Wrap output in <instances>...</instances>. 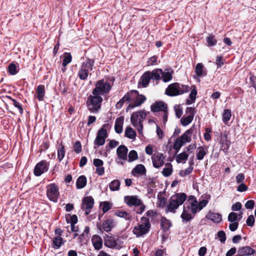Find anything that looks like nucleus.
Instances as JSON below:
<instances>
[{
	"instance_id": "15",
	"label": "nucleus",
	"mask_w": 256,
	"mask_h": 256,
	"mask_svg": "<svg viewBox=\"0 0 256 256\" xmlns=\"http://www.w3.org/2000/svg\"><path fill=\"white\" fill-rule=\"evenodd\" d=\"M151 110L153 112H164L168 110V106L166 104L162 101H156L152 104L150 106Z\"/></svg>"
},
{
	"instance_id": "60",
	"label": "nucleus",
	"mask_w": 256,
	"mask_h": 256,
	"mask_svg": "<svg viewBox=\"0 0 256 256\" xmlns=\"http://www.w3.org/2000/svg\"><path fill=\"white\" fill-rule=\"evenodd\" d=\"M255 222V219L253 215H250L248 216L246 222L248 226L252 227L254 226Z\"/></svg>"
},
{
	"instance_id": "40",
	"label": "nucleus",
	"mask_w": 256,
	"mask_h": 256,
	"mask_svg": "<svg viewBox=\"0 0 256 256\" xmlns=\"http://www.w3.org/2000/svg\"><path fill=\"white\" fill-rule=\"evenodd\" d=\"M66 221L70 224H76L78 222V216L76 214L71 215L70 214H66Z\"/></svg>"
},
{
	"instance_id": "56",
	"label": "nucleus",
	"mask_w": 256,
	"mask_h": 256,
	"mask_svg": "<svg viewBox=\"0 0 256 256\" xmlns=\"http://www.w3.org/2000/svg\"><path fill=\"white\" fill-rule=\"evenodd\" d=\"M208 203V200H203L200 201L198 203L197 202V210H202L204 207H205Z\"/></svg>"
},
{
	"instance_id": "64",
	"label": "nucleus",
	"mask_w": 256,
	"mask_h": 256,
	"mask_svg": "<svg viewBox=\"0 0 256 256\" xmlns=\"http://www.w3.org/2000/svg\"><path fill=\"white\" fill-rule=\"evenodd\" d=\"M248 189V187L244 183H241L237 188V190L240 192H245Z\"/></svg>"
},
{
	"instance_id": "46",
	"label": "nucleus",
	"mask_w": 256,
	"mask_h": 256,
	"mask_svg": "<svg viewBox=\"0 0 256 256\" xmlns=\"http://www.w3.org/2000/svg\"><path fill=\"white\" fill-rule=\"evenodd\" d=\"M197 94V90L194 88L191 91L190 94H189V97L190 98V100H186V104H190L192 102H194L196 99V96Z\"/></svg>"
},
{
	"instance_id": "51",
	"label": "nucleus",
	"mask_w": 256,
	"mask_h": 256,
	"mask_svg": "<svg viewBox=\"0 0 256 256\" xmlns=\"http://www.w3.org/2000/svg\"><path fill=\"white\" fill-rule=\"evenodd\" d=\"M116 215L118 217L124 218L126 220H128L130 218V216L126 212L117 211L116 212Z\"/></svg>"
},
{
	"instance_id": "44",
	"label": "nucleus",
	"mask_w": 256,
	"mask_h": 256,
	"mask_svg": "<svg viewBox=\"0 0 256 256\" xmlns=\"http://www.w3.org/2000/svg\"><path fill=\"white\" fill-rule=\"evenodd\" d=\"M232 116L231 110L229 109L224 110L222 114V120L226 124L230 120Z\"/></svg>"
},
{
	"instance_id": "21",
	"label": "nucleus",
	"mask_w": 256,
	"mask_h": 256,
	"mask_svg": "<svg viewBox=\"0 0 256 256\" xmlns=\"http://www.w3.org/2000/svg\"><path fill=\"white\" fill-rule=\"evenodd\" d=\"M206 218L214 223H220L222 220V216L218 212L210 211L206 216Z\"/></svg>"
},
{
	"instance_id": "6",
	"label": "nucleus",
	"mask_w": 256,
	"mask_h": 256,
	"mask_svg": "<svg viewBox=\"0 0 256 256\" xmlns=\"http://www.w3.org/2000/svg\"><path fill=\"white\" fill-rule=\"evenodd\" d=\"M147 114L143 110L133 112L130 116V122L134 127L137 128L140 133L142 132L143 129L142 122L146 118Z\"/></svg>"
},
{
	"instance_id": "12",
	"label": "nucleus",
	"mask_w": 256,
	"mask_h": 256,
	"mask_svg": "<svg viewBox=\"0 0 256 256\" xmlns=\"http://www.w3.org/2000/svg\"><path fill=\"white\" fill-rule=\"evenodd\" d=\"M130 93L132 100L135 98L133 104L136 107L140 106L146 100L145 96L142 94H139L138 92L136 90H131Z\"/></svg>"
},
{
	"instance_id": "31",
	"label": "nucleus",
	"mask_w": 256,
	"mask_h": 256,
	"mask_svg": "<svg viewBox=\"0 0 256 256\" xmlns=\"http://www.w3.org/2000/svg\"><path fill=\"white\" fill-rule=\"evenodd\" d=\"M162 74V70L160 68L154 69L150 72V76L151 79L154 80H158L161 78V74Z\"/></svg>"
},
{
	"instance_id": "4",
	"label": "nucleus",
	"mask_w": 256,
	"mask_h": 256,
	"mask_svg": "<svg viewBox=\"0 0 256 256\" xmlns=\"http://www.w3.org/2000/svg\"><path fill=\"white\" fill-rule=\"evenodd\" d=\"M102 97L98 95L90 94L88 97L86 104L88 110L93 114H97L101 108Z\"/></svg>"
},
{
	"instance_id": "45",
	"label": "nucleus",
	"mask_w": 256,
	"mask_h": 256,
	"mask_svg": "<svg viewBox=\"0 0 256 256\" xmlns=\"http://www.w3.org/2000/svg\"><path fill=\"white\" fill-rule=\"evenodd\" d=\"M89 72L90 71L87 70L80 68L78 72V76L81 80H86L88 76Z\"/></svg>"
},
{
	"instance_id": "28",
	"label": "nucleus",
	"mask_w": 256,
	"mask_h": 256,
	"mask_svg": "<svg viewBox=\"0 0 256 256\" xmlns=\"http://www.w3.org/2000/svg\"><path fill=\"white\" fill-rule=\"evenodd\" d=\"M150 71L146 72L141 76L140 80L143 87H146L150 83L151 80Z\"/></svg>"
},
{
	"instance_id": "54",
	"label": "nucleus",
	"mask_w": 256,
	"mask_h": 256,
	"mask_svg": "<svg viewBox=\"0 0 256 256\" xmlns=\"http://www.w3.org/2000/svg\"><path fill=\"white\" fill-rule=\"evenodd\" d=\"M238 214L234 212H231L229 214L228 220V222H236V221L238 220Z\"/></svg>"
},
{
	"instance_id": "35",
	"label": "nucleus",
	"mask_w": 256,
	"mask_h": 256,
	"mask_svg": "<svg viewBox=\"0 0 256 256\" xmlns=\"http://www.w3.org/2000/svg\"><path fill=\"white\" fill-rule=\"evenodd\" d=\"M172 73L173 70L172 69H170V72L168 70V72L162 71V74H161L162 81L164 82H166L170 81L172 78Z\"/></svg>"
},
{
	"instance_id": "33",
	"label": "nucleus",
	"mask_w": 256,
	"mask_h": 256,
	"mask_svg": "<svg viewBox=\"0 0 256 256\" xmlns=\"http://www.w3.org/2000/svg\"><path fill=\"white\" fill-rule=\"evenodd\" d=\"M37 98L38 100L41 101L43 100V98L45 94V88L44 85H38L36 89Z\"/></svg>"
},
{
	"instance_id": "13",
	"label": "nucleus",
	"mask_w": 256,
	"mask_h": 256,
	"mask_svg": "<svg viewBox=\"0 0 256 256\" xmlns=\"http://www.w3.org/2000/svg\"><path fill=\"white\" fill-rule=\"evenodd\" d=\"M82 208L85 210V214L88 215L94 206V200L92 196L84 197L82 200Z\"/></svg>"
},
{
	"instance_id": "43",
	"label": "nucleus",
	"mask_w": 256,
	"mask_h": 256,
	"mask_svg": "<svg viewBox=\"0 0 256 256\" xmlns=\"http://www.w3.org/2000/svg\"><path fill=\"white\" fill-rule=\"evenodd\" d=\"M206 41L208 44V46L210 47L214 46L217 43L216 39L212 34H209V36L206 38Z\"/></svg>"
},
{
	"instance_id": "39",
	"label": "nucleus",
	"mask_w": 256,
	"mask_h": 256,
	"mask_svg": "<svg viewBox=\"0 0 256 256\" xmlns=\"http://www.w3.org/2000/svg\"><path fill=\"white\" fill-rule=\"evenodd\" d=\"M124 136L130 139H134L135 138L136 134L131 127H128L126 129Z\"/></svg>"
},
{
	"instance_id": "10",
	"label": "nucleus",
	"mask_w": 256,
	"mask_h": 256,
	"mask_svg": "<svg viewBox=\"0 0 256 256\" xmlns=\"http://www.w3.org/2000/svg\"><path fill=\"white\" fill-rule=\"evenodd\" d=\"M48 168L49 163L45 160H42L36 165L34 170V174L36 176H40L46 172Z\"/></svg>"
},
{
	"instance_id": "53",
	"label": "nucleus",
	"mask_w": 256,
	"mask_h": 256,
	"mask_svg": "<svg viewBox=\"0 0 256 256\" xmlns=\"http://www.w3.org/2000/svg\"><path fill=\"white\" fill-rule=\"evenodd\" d=\"M217 236L220 238V240L222 243L225 242L226 239V233L224 231L220 230L218 232L217 234Z\"/></svg>"
},
{
	"instance_id": "19",
	"label": "nucleus",
	"mask_w": 256,
	"mask_h": 256,
	"mask_svg": "<svg viewBox=\"0 0 256 256\" xmlns=\"http://www.w3.org/2000/svg\"><path fill=\"white\" fill-rule=\"evenodd\" d=\"M195 131L196 133L197 127L195 125H193L192 127L186 130V132L179 138L182 140H184L185 142H191V138L190 136Z\"/></svg>"
},
{
	"instance_id": "1",
	"label": "nucleus",
	"mask_w": 256,
	"mask_h": 256,
	"mask_svg": "<svg viewBox=\"0 0 256 256\" xmlns=\"http://www.w3.org/2000/svg\"><path fill=\"white\" fill-rule=\"evenodd\" d=\"M115 79L112 77L108 80H100L96 82L95 88L92 91L94 95L107 94L112 89L113 83Z\"/></svg>"
},
{
	"instance_id": "29",
	"label": "nucleus",
	"mask_w": 256,
	"mask_h": 256,
	"mask_svg": "<svg viewBox=\"0 0 256 256\" xmlns=\"http://www.w3.org/2000/svg\"><path fill=\"white\" fill-rule=\"evenodd\" d=\"M87 183L86 178L84 176H80L76 182V187L78 189L84 188Z\"/></svg>"
},
{
	"instance_id": "23",
	"label": "nucleus",
	"mask_w": 256,
	"mask_h": 256,
	"mask_svg": "<svg viewBox=\"0 0 256 256\" xmlns=\"http://www.w3.org/2000/svg\"><path fill=\"white\" fill-rule=\"evenodd\" d=\"M195 72L198 77L205 76L207 74L206 69H204V66L202 63L196 64L195 68Z\"/></svg>"
},
{
	"instance_id": "58",
	"label": "nucleus",
	"mask_w": 256,
	"mask_h": 256,
	"mask_svg": "<svg viewBox=\"0 0 256 256\" xmlns=\"http://www.w3.org/2000/svg\"><path fill=\"white\" fill-rule=\"evenodd\" d=\"M120 100L124 102V103L125 102H130L132 100V97L130 93V90L129 92H128Z\"/></svg>"
},
{
	"instance_id": "30",
	"label": "nucleus",
	"mask_w": 256,
	"mask_h": 256,
	"mask_svg": "<svg viewBox=\"0 0 256 256\" xmlns=\"http://www.w3.org/2000/svg\"><path fill=\"white\" fill-rule=\"evenodd\" d=\"M65 240L60 236H56L52 240V247L55 249H58L64 244Z\"/></svg>"
},
{
	"instance_id": "22",
	"label": "nucleus",
	"mask_w": 256,
	"mask_h": 256,
	"mask_svg": "<svg viewBox=\"0 0 256 256\" xmlns=\"http://www.w3.org/2000/svg\"><path fill=\"white\" fill-rule=\"evenodd\" d=\"M172 226V222L165 217H162L160 222V227L164 232V233L168 232L170 228Z\"/></svg>"
},
{
	"instance_id": "3",
	"label": "nucleus",
	"mask_w": 256,
	"mask_h": 256,
	"mask_svg": "<svg viewBox=\"0 0 256 256\" xmlns=\"http://www.w3.org/2000/svg\"><path fill=\"white\" fill-rule=\"evenodd\" d=\"M197 212V200L186 202L183 206V211L180 218L184 222L190 221Z\"/></svg>"
},
{
	"instance_id": "20",
	"label": "nucleus",
	"mask_w": 256,
	"mask_h": 256,
	"mask_svg": "<svg viewBox=\"0 0 256 256\" xmlns=\"http://www.w3.org/2000/svg\"><path fill=\"white\" fill-rule=\"evenodd\" d=\"M128 149L124 145L120 146L116 149V154L118 158L122 160H126Z\"/></svg>"
},
{
	"instance_id": "36",
	"label": "nucleus",
	"mask_w": 256,
	"mask_h": 256,
	"mask_svg": "<svg viewBox=\"0 0 256 256\" xmlns=\"http://www.w3.org/2000/svg\"><path fill=\"white\" fill-rule=\"evenodd\" d=\"M220 144H222V147L224 148L223 150L224 152L227 151L230 146V142L228 140V136L226 134H224L220 140Z\"/></svg>"
},
{
	"instance_id": "2",
	"label": "nucleus",
	"mask_w": 256,
	"mask_h": 256,
	"mask_svg": "<svg viewBox=\"0 0 256 256\" xmlns=\"http://www.w3.org/2000/svg\"><path fill=\"white\" fill-rule=\"evenodd\" d=\"M186 198V194L184 192L176 193L172 195L169 200V204L166 206V212L176 213V210L184 203Z\"/></svg>"
},
{
	"instance_id": "62",
	"label": "nucleus",
	"mask_w": 256,
	"mask_h": 256,
	"mask_svg": "<svg viewBox=\"0 0 256 256\" xmlns=\"http://www.w3.org/2000/svg\"><path fill=\"white\" fill-rule=\"evenodd\" d=\"M250 86L256 88V76L254 74H250Z\"/></svg>"
},
{
	"instance_id": "26",
	"label": "nucleus",
	"mask_w": 256,
	"mask_h": 256,
	"mask_svg": "<svg viewBox=\"0 0 256 256\" xmlns=\"http://www.w3.org/2000/svg\"><path fill=\"white\" fill-rule=\"evenodd\" d=\"M208 153V150L207 147L203 146H199L197 148V152L196 154V158L199 160H201Z\"/></svg>"
},
{
	"instance_id": "59",
	"label": "nucleus",
	"mask_w": 256,
	"mask_h": 256,
	"mask_svg": "<svg viewBox=\"0 0 256 256\" xmlns=\"http://www.w3.org/2000/svg\"><path fill=\"white\" fill-rule=\"evenodd\" d=\"M112 206L110 204V203L108 202H102V210L104 214L108 210H109L111 208Z\"/></svg>"
},
{
	"instance_id": "57",
	"label": "nucleus",
	"mask_w": 256,
	"mask_h": 256,
	"mask_svg": "<svg viewBox=\"0 0 256 256\" xmlns=\"http://www.w3.org/2000/svg\"><path fill=\"white\" fill-rule=\"evenodd\" d=\"M74 150L76 154H79L82 151V144L80 141H76L74 145Z\"/></svg>"
},
{
	"instance_id": "37",
	"label": "nucleus",
	"mask_w": 256,
	"mask_h": 256,
	"mask_svg": "<svg viewBox=\"0 0 256 256\" xmlns=\"http://www.w3.org/2000/svg\"><path fill=\"white\" fill-rule=\"evenodd\" d=\"M166 167L163 168L162 173L165 177H168L172 174V166L170 163H166Z\"/></svg>"
},
{
	"instance_id": "27",
	"label": "nucleus",
	"mask_w": 256,
	"mask_h": 256,
	"mask_svg": "<svg viewBox=\"0 0 256 256\" xmlns=\"http://www.w3.org/2000/svg\"><path fill=\"white\" fill-rule=\"evenodd\" d=\"M92 242L94 247L96 250H99L102 248V240L100 236L97 235L93 236L92 238Z\"/></svg>"
},
{
	"instance_id": "32",
	"label": "nucleus",
	"mask_w": 256,
	"mask_h": 256,
	"mask_svg": "<svg viewBox=\"0 0 256 256\" xmlns=\"http://www.w3.org/2000/svg\"><path fill=\"white\" fill-rule=\"evenodd\" d=\"M146 168L142 164H139L136 166L132 170V174L134 176V172L143 175L146 174Z\"/></svg>"
},
{
	"instance_id": "49",
	"label": "nucleus",
	"mask_w": 256,
	"mask_h": 256,
	"mask_svg": "<svg viewBox=\"0 0 256 256\" xmlns=\"http://www.w3.org/2000/svg\"><path fill=\"white\" fill-rule=\"evenodd\" d=\"M128 162H132L138 158L137 152L134 150H130L128 154Z\"/></svg>"
},
{
	"instance_id": "11",
	"label": "nucleus",
	"mask_w": 256,
	"mask_h": 256,
	"mask_svg": "<svg viewBox=\"0 0 256 256\" xmlns=\"http://www.w3.org/2000/svg\"><path fill=\"white\" fill-rule=\"evenodd\" d=\"M116 226V222L112 218H108L102 222V226L98 225V228L102 231H104L108 232H110L113 228H114Z\"/></svg>"
},
{
	"instance_id": "55",
	"label": "nucleus",
	"mask_w": 256,
	"mask_h": 256,
	"mask_svg": "<svg viewBox=\"0 0 256 256\" xmlns=\"http://www.w3.org/2000/svg\"><path fill=\"white\" fill-rule=\"evenodd\" d=\"M8 98H10V100L12 102V104L14 105V106L18 109L20 112L21 114H22L23 108L22 105L18 102L15 99L12 98L10 97H8Z\"/></svg>"
},
{
	"instance_id": "24",
	"label": "nucleus",
	"mask_w": 256,
	"mask_h": 256,
	"mask_svg": "<svg viewBox=\"0 0 256 256\" xmlns=\"http://www.w3.org/2000/svg\"><path fill=\"white\" fill-rule=\"evenodd\" d=\"M94 64V60L86 58V60L82 64L80 68L87 70L88 71H92L93 69V66Z\"/></svg>"
},
{
	"instance_id": "38",
	"label": "nucleus",
	"mask_w": 256,
	"mask_h": 256,
	"mask_svg": "<svg viewBox=\"0 0 256 256\" xmlns=\"http://www.w3.org/2000/svg\"><path fill=\"white\" fill-rule=\"evenodd\" d=\"M188 158V154L186 152L178 154L176 157V161L178 163H185Z\"/></svg>"
},
{
	"instance_id": "48",
	"label": "nucleus",
	"mask_w": 256,
	"mask_h": 256,
	"mask_svg": "<svg viewBox=\"0 0 256 256\" xmlns=\"http://www.w3.org/2000/svg\"><path fill=\"white\" fill-rule=\"evenodd\" d=\"M192 116H188L186 117H182L180 120V122L183 126H186L190 124L193 120Z\"/></svg>"
},
{
	"instance_id": "7",
	"label": "nucleus",
	"mask_w": 256,
	"mask_h": 256,
	"mask_svg": "<svg viewBox=\"0 0 256 256\" xmlns=\"http://www.w3.org/2000/svg\"><path fill=\"white\" fill-rule=\"evenodd\" d=\"M110 126L109 124H104L98 131L96 138L94 142V149L98 148L99 146H103L106 142V139L108 136L106 128Z\"/></svg>"
},
{
	"instance_id": "63",
	"label": "nucleus",
	"mask_w": 256,
	"mask_h": 256,
	"mask_svg": "<svg viewBox=\"0 0 256 256\" xmlns=\"http://www.w3.org/2000/svg\"><path fill=\"white\" fill-rule=\"evenodd\" d=\"M141 224L144 225V226H148V228H150L151 225L148 218L142 216L141 218Z\"/></svg>"
},
{
	"instance_id": "41",
	"label": "nucleus",
	"mask_w": 256,
	"mask_h": 256,
	"mask_svg": "<svg viewBox=\"0 0 256 256\" xmlns=\"http://www.w3.org/2000/svg\"><path fill=\"white\" fill-rule=\"evenodd\" d=\"M72 60V56L70 53L64 52V59L62 60V65L66 68V66L70 64Z\"/></svg>"
},
{
	"instance_id": "9",
	"label": "nucleus",
	"mask_w": 256,
	"mask_h": 256,
	"mask_svg": "<svg viewBox=\"0 0 256 256\" xmlns=\"http://www.w3.org/2000/svg\"><path fill=\"white\" fill-rule=\"evenodd\" d=\"M104 244L109 248H118L119 246L118 244V242L119 238L118 236L112 235L111 234H106L104 238Z\"/></svg>"
},
{
	"instance_id": "42",
	"label": "nucleus",
	"mask_w": 256,
	"mask_h": 256,
	"mask_svg": "<svg viewBox=\"0 0 256 256\" xmlns=\"http://www.w3.org/2000/svg\"><path fill=\"white\" fill-rule=\"evenodd\" d=\"M120 182L118 180H114L110 184V188L112 191L118 190L120 189Z\"/></svg>"
},
{
	"instance_id": "50",
	"label": "nucleus",
	"mask_w": 256,
	"mask_h": 256,
	"mask_svg": "<svg viewBox=\"0 0 256 256\" xmlns=\"http://www.w3.org/2000/svg\"><path fill=\"white\" fill-rule=\"evenodd\" d=\"M224 60L222 56H217L216 58V64L217 68H220L224 64Z\"/></svg>"
},
{
	"instance_id": "34",
	"label": "nucleus",
	"mask_w": 256,
	"mask_h": 256,
	"mask_svg": "<svg viewBox=\"0 0 256 256\" xmlns=\"http://www.w3.org/2000/svg\"><path fill=\"white\" fill-rule=\"evenodd\" d=\"M65 147L62 142L58 148V158L59 162H61L65 156Z\"/></svg>"
},
{
	"instance_id": "18",
	"label": "nucleus",
	"mask_w": 256,
	"mask_h": 256,
	"mask_svg": "<svg viewBox=\"0 0 256 256\" xmlns=\"http://www.w3.org/2000/svg\"><path fill=\"white\" fill-rule=\"evenodd\" d=\"M256 253V250L249 246L240 247L236 256H252Z\"/></svg>"
},
{
	"instance_id": "5",
	"label": "nucleus",
	"mask_w": 256,
	"mask_h": 256,
	"mask_svg": "<svg viewBox=\"0 0 256 256\" xmlns=\"http://www.w3.org/2000/svg\"><path fill=\"white\" fill-rule=\"evenodd\" d=\"M190 87L178 82H174L170 84L166 88L165 94L170 96H174L188 92Z\"/></svg>"
},
{
	"instance_id": "25",
	"label": "nucleus",
	"mask_w": 256,
	"mask_h": 256,
	"mask_svg": "<svg viewBox=\"0 0 256 256\" xmlns=\"http://www.w3.org/2000/svg\"><path fill=\"white\" fill-rule=\"evenodd\" d=\"M124 121V117L121 116L118 118L115 122L114 130L117 134H120L122 131V125Z\"/></svg>"
},
{
	"instance_id": "16",
	"label": "nucleus",
	"mask_w": 256,
	"mask_h": 256,
	"mask_svg": "<svg viewBox=\"0 0 256 256\" xmlns=\"http://www.w3.org/2000/svg\"><path fill=\"white\" fill-rule=\"evenodd\" d=\"M150 230L148 226H144L140 224L134 226L132 232L137 237H140L148 232Z\"/></svg>"
},
{
	"instance_id": "14",
	"label": "nucleus",
	"mask_w": 256,
	"mask_h": 256,
	"mask_svg": "<svg viewBox=\"0 0 256 256\" xmlns=\"http://www.w3.org/2000/svg\"><path fill=\"white\" fill-rule=\"evenodd\" d=\"M124 200V202L130 207H132V206L136 207L142 204L141 200L138 198L136 196H125Z\"/></svg>"
},
{
	"instance_id": "8",
	"label": "nucleus",
	"mask_w": 256,
	"mask_h": 256,
	"mask_svg": "<svg viewBox=\"0 0 256 256\" xmlns=\"http://www.w3.org/2000/svg\"><path fill=\"white\" fill-rule=\"evenodd\" d=\"M46 194L50 200L57 202L60 196L58 186L54 183L48 184L46 186Z\"/></svg>"
},
{
	"instance_id": "61",
	"label": "nucleus",
	"mask_w": 256,
	"mask_h": 256,
	"mask_svg": "<svg viewBox=\"0 0 256 256\" xmlns=\"http://www.w3.org/2000/svg\"><path fill=\"white\" fill-rule=\"evenodd\" d=\"M184 144L185 142L184 140H182L180 138H178L174 142V145L176 148H181Z\"/></svg>"
},
{
	"instance_id": "52",
	"label": "nucleus",
	"mask_w": 256,
	"mask_h": 256,
	"mask_svg": "<svg viewBox=\"0 0 256 256\" xmlns=\"http://www.w3.org/2000/svg\"><path fill=\"white\" fill-rule=\"evenodd\" d=\"M158 56H154L150 58H149L148 60V66H154L158 64Z\"/></svg>"
},
{
	"instance_id": "17",
	"label": "nucleus",
	"mask_w": 256,
	"mask_h": 256,
	"mask_svg": "<svg viewBox=\"0 0 256 256\" xmlns=\"http://www.w3.org/2000/svg\"><path fill=\"white\" fill-rule=\"evenodd\" d=\"M165 157L163 154L158 153L156 155L152 157L153 166L155 168H159L162 166L164 164V160Z\"/></svg>"
},
{
	"instance_id": "47",
	"label": "nucleus",
	"mask_w": 256,
	"mask_h": 256,
	"mask_svg": "<svg viewBox=\"0 0 256 256\" xmlns=\"http://www.w3.org/2000/svg\"><path fill=\"white\" fill-rule=\"evenodd\" d=\"M18 67L16 64L10 63L8 66V72L11 75H15L18 72Z\"/></svg>"
}]
</instances>
